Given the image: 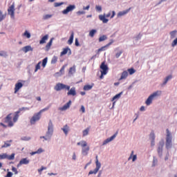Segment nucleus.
Wrapping results in <instances>:
<instances>
[{
	"label": "nucleus",
	"mask_w": 177,
	"mask_h": 177,
	"mask_svg": "<svg viewBox=\"0 0 177 177\" xmlns=\"http://www.w3.org/2000/svg\"><path fill=\"white\" fill-rule=\"evenodd\" d=\"M100 68L101 69V75L100 76V80L104 78V75H106L109 73V66L106 65L105 62H102Z\"/></svg>",
	"instance_id": "5"
},
{
	"label": "nucleus",
	"mask_w": 177,
	"mask_h": 177,
	"mask_svg": "<svg viewBox=\"0 0 177 177\" xmlns=\"http://www.w3.org/2000/svg\"><path fill=\"white\" fill-rule=\"evenodd\" d=\"M22 139H23V140H30V139H31V138H30V137H24Z\"/></svg>",
	"instance_id": "63"
},
{
	"label": "nucleus",
	"mask_w": 177,
	"mask_h": 177,
	"mask_svg": "<svg viewBox=\"0 0 177 177\" xmlns=\"http://www.w3.org/2000/svg\"><path fill=\"white\" fill-rule=\"evenodd\" d=\"M53 39H54V38H51L50 39L49 42L46 44V50H49V49H50V46H52V44L53 42Z\"/></svg>",
	"instance_id": "27"
},
{
	"label": "nucleus",
	"mask_w": 177,
	"mask_h": 177,
	"mask_svg": "<svg viewBox=\"0 0 177 177\" xmlns=\"http://www.w3.org/2000/svg\"><path fill=\"white\" fill-rule=\"evenodd\" d=\"M172 79V75H169V76H167L165 79V82H163V85H165L167 84V82H168V81H169V80Z\"/></svg>",
	"instance_id": "38"
},
{
	"label": "nucleus",
	"mask_w": 177,
	"mask_h": 177,
	"mask_svg": "<svg viewBox=\"0 0 177 177\" xmlns=\"http://www.w3.org/2000/svg\"><path fill=\"white\" fill-rule=\"evenodd\" d=\"M21 88H23V83H21V82H17V83L15 84L14 93H18L19 91H20V89H21Z\"/></svg>",
	"instance_id": "17"
},
{
	"label": "nucleus",
	"mask_w": 177,
	"mask_h": 177,
	"mask_svg": "<svg viewBox=\"0 0 177 177\" xmlns=\"http://www.w3.org/2000/svg\"><path fill=\"white\" fill-rule=\"evenodd\" d=\"M97 31L95 29L91 30L89 32V37H91V38H93V37H95V34H96Z\"/></svg>",
	"instance_id": "33"
},
{
	"label": "nucleus",
	"mask_w": 177,
	"mask_h": 177,
	"mask_svg": "<svg viewBox=\"0 0 177 177\" xmlns=\"http://www.w3.org/2000/svg\"><path fill=\"white\" fill-rule=\"evenodd\" d=\"M95 9L97 10V12H102V6H96Z\"/></svg>",
	"instance_id": "52"
},
{
	"label": "nucleus",
	"mask_w": 177,
	"mask_h": 177,
	"mask_svg": "<svg viewBox=\"0 0 177 177\" xmlns=\"http://www.w3.org/2000/svg\"><path fill=\"white\" fill-rule=\"evenodd\" d=\"M6 19V14L3 15L2 11L0 10V22Z\"/></svg>",
	"instance_id": "34"
},
{
	"label": "nucleus",
	"mask_w": 177,
	"mask_h": 177,
	"mask_svg": "<svg viewBox=\"0 0 177 177\" xmlns=\"http://www.w3.org/2000/svg\"><path fill=\"white\" fill-rule=\"evenodd\" d=\"M52 135H53V124L52 123V120H50L46 136H41L40 138L45 139V140H49V139L52 138Z\"/></svg>",
	"instance_id": "3"
},
{
	"label": "nucleus",
	"mask_w": 177,
	"mask_h": 177,
	"mask_svg": "<svg viewBox=\"0 0 177 177\" xmlns=\"http://www.w3.org/2000/svg\"><path fill=\"white\" fill-rule=\"evenodd\" d=\"M68 96H75L77 95V91H75V87H72L71 89L68 90Z\"/></svg>",
	"instance_id": "18"
},
{
	"label": "nucleus",
	"mask_w": 177,
	"mask_h": 177,
	"mask_svg": "<svg viewBox=\"0 0 177 177\" xmlns=\"http://www.w3.org/2000/svg\"><path fill=\"white\" fill-rule=\"evenodd\" d=\"M167 135H166V149H171L172 147V134L169 131V129L166 130Z\"/></svg>",
	"instance_id": "4"
},
{
	"label": "nucleus",
	"mask_w": 177,
	"mask_h": 177,
	"mask_svg": "<svg viewBox=\"0 0 177 177\" xmlns=\"http://www.w3.org/2000/svg\"><path fill=\"white\" fill-rule=\"evenodd\" d=\"M11 142H12V140L5 142L4 145L3 146H1V149L10 147Z\"/></svg>",
	"instance_id": "31"
},
{
	"label": "nucleus",
	"mask_w": 177,
	"mask_h": 177,
	"mask_svg": "<svg viewBox=\"0 0 177 177\" xmlns=\"http://www.w3.org/2000/svg\"><path fill=\"white\" fill-rule=\"evenodd\" d=\"M80 111L85 113V106H84V105L81 106Z\"/></svg>",
	"instance_id": "57"
},
{
	"label": "nucleus",
	"mask_w": 177,
	"mask_h": 177,
	"mask_svg": "<svg viewBox=\"0 0 177 177\" xmlns=\"http://www.w3.org/2000/svg\"><path fill=\"white\" fill-rule=\"evenodd\" d=\"M64 68H66V66L65 65H64L62 68H61V69H60V73H64Z\"/></svg>",
	"instance_id": "61"
},
{
	"label": "nucleus",
	"mask_w": 177,
	"mask_h": 177,
	"mask_svg": "<svg viewBox=\"0 0 177 177\" xmlns=\"http://www.w3.org/2000/svg\"><path fill=\"white\" fill-rule=\"evenodd\" d=\"M7 160H15V153H12L10 156H8Z\"/></svg>",
	"instance_id": "49"
},
{
	"label": "nucleus",
	"mask_w": 177,
	"mask_h": 177,
	"mask_svg": "<svg viewBox=\"0 0 177 177\" xmlns=\"http://www.w3.org/2000/svg\"><path fill=\"white\" fill-rule=\"evenodd\" d=\"M127 71L129 73L130 75H132V74H135V73H136V71L133 69V68H129Z\"/></svg>",
	"instance_id": "40"
},
{
	"label": "nucleus",
	"mask_w": 177,
	"mask_h": 177,
	"mask_svg": "<svg viewBox=\"0 0 177 177\" xmlns=\"http://www.w3.org/2000/svg\"><path fill=\"white\" fill-rule=\"evenodd\" d=\"M77 146H81L82 149V153L83 156H88V153H89V146H88V142L85 140H82L77 143Z\"/></svg>",
	"instance_id": "2"
},
{
	"label": "nucleus",
	"mask_w": 177,
	"mask_h": 177,
	"mask_svg": "<svg viewBox=\"0 0 177 177\" xmlns=\"http://www.w3.org/2000/svg\"><path fill=\"white\" fill-rule=\"evenodd\" d=\"M164 147V142H159V146L158 148V153L161 157L162 156V149Z\"/></svg>",
	"instance_id": "16"
},
{
	"label": "nucleus",
	"mask_w": 177,
	"mask_h": 177,
	"mask_svg": "<svg viewBox=\"0 0 177 177\" xmlns=\"http://www.w3.org/2000/svg\"><path fill=\"white\" fill-rule=\"evenodd\" d=\"M171 38L174 39L175 37H176V31L174 30L170 32Z\"/></svg>",
	"instance_id": "46"
},
{
	"label": "nucleus",
	"mask_w": 177,
	"mask_h": 177,
	"mask_svg": "<svg viewBox=\"0 0 177 177\" xmlns=\"http://www.w3.org/2000/svg\"><path fill=\"white\" fill-rule=\"evenodd\" d=\"M55 91L57 92H59V91H63V89H65V91H70V86L66 85L62 83H57L55 87H54Z\"/></svg>",
	"instance_id": "7"
},
{
	"label": "nucleus",
	"mask_w": 177,
	"mask_h": 177,
	"mask_svg": "<svg viewBox=\"0 0 177 177\" xmlns=\"http://www.w3.org/2000/svg\"><path fill=\"white\" fill-rule=\"evenodd\" d=\"M68 52H69V55H71V49H70V48L67 47L64 48V50L61 53V56H64V55H67Z\"/></svg>",
	"instance_id": "23"
},
{
	"label": "nucleus",
	"mask_w": 177,
	"mask_h": 177,
	"mask_svg": "<svg viewBox=\"0 0 177 177\" xmlns=\"http://www.w3.org/2000/svg\"><path fill=\"white\" fill-rule=\"evenodd\" d=\"M89 8H91L89 5L86 7H83V10H89Z\"/></svg>",
	"instance_id": "60"
},
{
	"label": "nucleus",
	"mask_w": 177,
	"mask_h": 177,
	"mask_svg": "<svg viewBox=\"0 0 177 177\" xmlns=\"http://www.w3.org/2000/svg\"><path fill=\"white\" fill-rule=\"evenodd\" d=\"M149 139H151V140H155L156 135L154 134V131L151 132V133L149 135Z\"/></svg>",
	"instance_id": "37"
},
{
	"label": "nucleus",
	"mask_w": 177,
	"mask_h": 177,
	"mask_svg": "<svg viewBox=\"0 0 177 177\" xmlns=\"http://www.w3.org/2000/svg\"><path fill=\"white\" fill-rule=\"evenodd\" d=\"M46 63H48V57H46L42 61V67L46 66Z\"/></svg>",
	"instance_id": "44"
},
{
	"label": "nucleus",
	"mask_w": 177,
	"mask_h": 177,
	"mask_svg": "<svg viewBox=\"0 0 177 177\" xmlns=\"http://www.w3.org/2000/svg\"><path fill=\"white\" fill-rule=\"evenodd\" d=\"M12 171L14 172L15 175H17L19 174V171H17V169L15 167H12Z\"/></svg>",
	"instance_id": "47"
},
{
	"label": "nucleus",
	"mask_w": 177,
	"mask_h": 177,
	"mask_svg": "<svg viewBox=\"0 0 177 177\" xmlns=\"http://www.w3.org/2000/svg\"><path fill=\"white\" fill-rule=\"evenodd\" d=\"M70 106H71V100H69L65 105H64L62 107H59L58 110L60 111H64L67 110V109H70Z\"/></svg>",
	"instance_id": "14"
},
{
	"label": "nucleus",
	"mask_w": 177,
	"mask_h": 177,
	"mask_svg": "<svg viewBox=\"0 0 177 177\" xmlns=\"http://www.w3.org/2000/svg\"><path fill=\"white\" fill-rule=\"evenodd\" d=\"M93 84L84 85L83 89L84 91H91L93 88Z\"/></svg>",
	"instance_id": "25"
},
{
	"label": "nucleus",
	"mask_w": 177,
	"mask_h": 177,
	"mask_svg": "<svg viewBox=\"0 0 177 177\" xmlns=\"http://www.w3.org/2000/svg\"><path fill=\"white\" fill-rule=\"evenodd\" d=\"M75 9V5H69L65 10L62 11L63 15H68L70 12H73Z\"/></svg>",
	"instance_id": "11"
},
{
	"label": "nucleus",
	"mask_w": 177,
	"mask_h": 177,
	"mask_svg": "<svg viewBox=\"0 0 177 177\" xmlns=\"http://www.w3.org/2000/svg\"><path fill=\"white\" fill-rule=\"evenodd\" d=\"M91 129V127L86 128L85 130L83 131V136H86L89 133V130Z\"/></svg>",
	"instance_id": "35"
},
{
	"label": "nucleus",
	"mask_w": 177,
	"mask_h": 177,
	"mask_svg": "<svg viewBox=\"0 0 177 177\" xmlns=\"http://www.w3.org/2000/svg\"><path fill=\"white\" fill-rule=\"evenodd\" d=\"M44 169H46V167H41L40 169H38V172H41Z\"/></svg>",
	"instance_id": "59"
},
{
	"label": "nucleus",
	"mask_w": 177,
	"mask_h": 177,
	"mask_svg": "<svg viewBox=\"0 0 177 177\" xmlns=\"http://www.w3.org/2000/svg\"><path fill=\"white\" fill-rule=\"evenodd\" d=\"M115 16V11H109L107 14L100 15H99V19L102 23L106 24V23H109V19L106 17H110L111 19H113Z\"/></svg>",
	"instance_id": "1"
},
{
	"label": "nucleus",
	"mask_w": 177,
	"mask_h": 177,
	"mask_svg": "<svg viewBox=\"0 0 177 177\" xmlns=\"http://www.w3.org/2000/svg\"><path fill=\"white\" fill-rule=\"evenodd\" d=\"M121 55H122V51H120L119 53H117L115 54L116 58L118 59V57H120L121 56Z\"/></svg>",
	"instance_id": "53"
},
{
	"label": "nucleus",
	"mask_w": 177,
	"mask_h": 177,
	"mask_svg": "<svg viewBox=\"0 0 177 177\" xmlns=\"http://www.w3.org/2000/svg\"><path fill=\"white\" fill-rule=\"evenodd\" d=\"M52 15H46L43 16V20H48V19H50L52 17Z\"/></svg>",
	"instance_id": "45"
},
{
	"label": "nucleus",
	"mask_w": 177,
	"mask_h": 177,
	"mask_svg": "<svg viewBox=\"0 0 177 177\" xmlns=\"http://www.w3.org/2000/svg\"><path fill=\"white\" fill-rule=\"evenodd\" d=\"M69 73L73 74V73H75V66L71 67L69 69Z\"/></svg>",
	"instance_id": "48"
},
{
	"label": "nucleus",
	"mask_w": 177,
	"mask_h": 177,
	"mask_svg": "<svg viewBox=\"0 0 177 177\" xmlns=\"http://www.w3.org/2000/svg\"><path fill=\"white\" fill-rule=\"evenodd\" d=\"M5 159L8 160V153L0 154V160H5Z\"/></svg>",
	"instance_id": "36"
},
{
	"label": "nucleus",
	"mask_w": 177,
	"mask_h": 177,
	"mask_svg": "<svg viewBox=\"0 0 177 177\" xmlns=\"http://www.w3.org/2000/svg\"><path fill=\"white\" fill-rule=\"evenodd\" d=\"M177 45V37L173 41V42L171 43V46H176Z\"/></svg>",
	"instance_id": "51"
},
{
	"label": "nucleus",
	"mask_w": 177,
	"mask_h": 177,
	"mask_svg": "<svg viewBox=\"0 0 177 177\" xmlns=\"http://www.w3.org/2000/svg\"><path fill=\"white\" fill-rule=\"evenodd\" d=\"M122 95V92L115 95L113 98H112V102H114V100H118L120 97H121V95Z\"/></svg>",
	"instance_id": "30"
},
{
	"label": "nucleus",
	"mask_w": 177,
	"mask_h": 177,
	"mask_svg": "<svg viewBox=\"0 0 177 177\" xmlns=\"http://www.w3.org/2000/svg\"><path fill=\"white\" fill-rule=\"evenodd\" d=\"M30 162L29 160H27V158H23L19 161V163L17 165V167H20V165H27Z\"/></svg>",
	"instance_id": "22"
},
{
	"label": "nucleus",
	"mask_w": 177,
	"mask_h": 177,
	"mask_svg": "<svg viewBox=\"0 0 177 177\" xmlns=\"http://www.w3.org/2000/svg\"><path fill=\"white\" fill-rule=\"evenodd\" d=\"M37 153H42V149H39L37 151L33 152V154H37Z\"/></svg>",
	"instance_id": "62"
},
{
	"label": "nucleus",
	"mask_w": 177,
	"mask_h": 177,
	"mask_svg": "<svg viewBox=\"0 0 177 177\" xmlns=\"http://www.w3.org/2000/svg\"><path fill=\"white\" fill-rule=\"evenodd\" d=\"M0 56H8V55L5 51H0Z\"/></svg>",
	"instance_id": "55"
},
{
	"label": "nucleus",
	"mask_w": 177,
	"mask_h": 177,
	"mask_svg": "<svg viewBox=\"0 0 177 177\" xmlns=\"http://www.w3.org/2000/svg\"><path fill=\"white\" fill-rule=\"evenodd\" d=\"M118 134V132H116L113 136H112L110 138L105 140L103 142V144H102L103 146H104L105 145H107V143H110V142H111L112 140H114V139H115V138L117 137Z\"/></svg>",
	"instance_id": "13"
},
{
	"label": "nucleus",
	"mask_w": 177,
	"mask_h": 177,
	"mask_svg": "<svg viewBox=\"0 0 177 177\" xmlns=\"http://www.w3.org/2000/svg\"><path fill=\"white\" fill-rule=\"evenodd\" d=\"M62 129L65 135H67L68 133V125L66 124Z\"/></svg>",
	"instance_id": "32"
},
{
	"label": "nucleus",
	"mask_w": 177,
	"mask_h": 177,
	"mask_svg": "<svg viewBox=\"0 0 177 177\" xmlns=\"http://www.w3.org/2000/svg\"><path fill=\"white\" fill-rule=\"evenodd\" d=\"M75 46H80V42H78V39H75Z\"/></svg>",
	"instance_id": "58"
},
{
	"label": "nucleus",
	"mask_w": 177,
	"mask_h": 177,
	"mask_svg": "<svg viewBox=\"0 0 177 177\" xmlns=\"http://www.w3.org/2000/svg\"><path fill=\"white\" fill-rule=\"evenodd\" d=\"M41 118V113L39 112L35 113L30 119V124H34L37 121H39Z\"/></svg>",
	"instance_id": "9"
},
{
	"label": "nucleus",
	"mask_w": 177,
	"mask_h": 177,
	"mask_svg": "<svg viewBox=\"0 0 177 177\" xmlns=\"http://www.w3.org/2000/svg\"><path fill=\"white\" fill-rule=\"evenodd\" d=\"M95 165H96V167L94 169V171L91 170L88 172V175H93V174L96 175V174H97V172H99V170L100 169V167H102V164L99 162L97 156H95Z\"/></svg>",
	"instance_id": "6"
},
{
	"label": "nucleus",
	"mask_w": 177,
	"mask_h": 177,
	"mask_svg": "<svg viewBox=\"0 0 177 177\" xmlns=\"http://www.w3.org/2000/svg\"><path fill=\"white\" fill-rule=\"evenodd\" d=\"M23 110H30V109L23 107V108H21L19 111H17V112H15V115L13 118V122H16L17 120H19V114H20V111Z\"/></svg>",
	"instance_id": "12"
},
{
	"label": "nucleus",
	"mask_w": 177,
	"mask_h": 177,
	"mask_svg": "<svg viewBox=\"0 0 177 177\" xmlns=\"http://www.w3.org/2000/svg\"><path fill=\"white\" fill-rule=\"evenodd\" d=\"M8 13L11 19H15V3H13L8 9Z\"/></svg>",
	"instance_id": "10"
},
{
	"label": "nucleus",
	"mask_w": 177,
	"mask_h": 177,
	"mask_svg": "<svg viewBox=\"0 0 177 177\" xmlns=\"http://www.w3.org/2000/svg\"><path fill=\"white\" fill-rule=\"evenodd\" d=\"M77 15H85V12L84 11H78Z\"/></svg>",
	"instance_id": "64"
},
{
	"label": "nucleus",
	"mask_w": 177,
	"mask_h": 177,
	"mask_svg": "<svg viewBox=\"0 0 177 177\" xmlns=\"http://www.w3.org/2000/svg\"><path fill=\"white\" fill-rule=\"evenodd\" d=\"M22 50H24L25 53H27V52H30V50L32 51V48L30 46H26L23 48Z\"/></svg>",
	"instance_id": "29"
},
{
	"label": "nucleus",
	"mask_w": 177,
	"mask_h": 177,
	"mask_svg": "<svg viewBox=\"0 0 177 177\" xmlns=\"http://www.w3.org/2000/svg\"><path fill=\"white\" fill-rule=\"evenodd\" d=\"M133 153H134L133 151H132L130 156L129 157V159H128L129 161L130 160H132L133 162L136 161L138 156L136 155H133Z\"/></svg>",
	"instance_id": "24"
},
{
	"label": "nucleus",
	"mask_w": 177,
	"mask_h": 177,
	"mask_svg": "<svg viewBox=\"0 0 177 177\" xmlns=\"http://www.w3.org/2000/svg\"><path fill=\"white\" fill-rule=\"evenodd\" d=\"M13 176V173L11 171H8L6 177H12Z\"/></svg>",
	"instance_id": "56"
},
{
	"label": "nucleus",
	"mask_w": 177,
	"mask_h": 177,
	"mask_svg": "<svg viewBox=\"0 0 177 177\" xmlns=\"http://www.w3.org/2000/svg\"><path fill=\"white\" fill-rule=\"evenodd\" d=\"M74 41V32H72L69 39L68 40V45H71Z\"/></svg>",
	"instance_id": "26"
},
{
	"label": "nucleus",
	"mask_w": 177,
	"mask_h": 177,
	"mask_svg": "<svg viewBox=\"0 0 177 177\" xmlns=\"http://www.w3.org/2000/svg\"><path fill=\"white\" fill-rule=\"evenodd\" d=\"M24 37H26V38H31V34H30L28 31L26 30L24 33Z\"/></svg>",
	"instance_id": "43"
},
{
	"label": "nucleus",
	"mask_w": 177,
	"mask_h": 177,
	"mask_svg": "<svg viewBox=\"0 0 177 177\" xmlns=\"http://www.w3.org/2000/svg\"><path fill=\"white\" fill-rule=\"evenodd\" d=\"M106 39H107V36L102 35V36L100 37L99 42H103V41H106Z\"/></svg>",
	"instance_id": "39"
},
{
	"label": "nucleus",
	"mask_w": 177,
	"mask_h": 177,
	"mask_svg": "<svg viewBox=\"0 0 177 177\" xmlns=\"http://www.w3.org/2000/svg\"><path fill=\"white\" fill-rule=\"evenodd\" d=\"M41 69V62H38V64L35 66V73H37L38 70Z\"/></svg>",
	"instance_id": "41"
},
{
	"label": "nucleus",
	"mask_w": 177,
	"mask_h": 177,
	"mask_svg": "<svg viewBox=\"0 0 177 177\" xmlns=\"http://www.w3.org/2000/svg\"><path fill=\"white\" fill-rule=\"evenodd\" d=\"M129 10H131V8L119 12L118 13V17H122V16H125V15H127V13H129Z\"/></svg>",
	"instance_id": "20"
},
{
	"label": "nucleus",
	"mask_w": 177,
	"mask_h": 177,
	"mask_svg": "<svg viewBox=\"0 0 177 177\" xmlns=\"http://www.w3.org/2000/svg\"><path fill=\"white\" fill-rule=\"evenodd\" d=\"M127 77H128V71H124L122 73L120 80H125L127 79Z\"/></svg>",
	"instance_id": "28"
},
{
	"label": "nucleus",
	"mask_w": 177,
	"mask_h": 177,
	"mask_svg": "<svg viewBox=\"0 0 177 177\" xmlns=\"http://www.w3.org/2000/svg\"><path fill=\"white\" fill-rule=\"evenodd\" d=\"M12 113L9 114L6 118V122H8V127L11 128V127H13V122H12Z\"/></svg>",
	"instance_id": "15"
},
{
	"label": "nucleus",
	"mask_w": 177,
	"mask_h": 177,
	"mask_svg": "<svg viewBox=\"0 0 177 177\" xmlns=\"http://www.w3.org/2000/svg\"><path fill=\"white\" fill-rule=\"evenodd\" d=\"M48 38H49V35H44L39 41L40 45H43V44H46V41H48Z\"/></svg>",
	"instance_id": "21"
},
{
	"label": "nucleus",
	"mask_w": 177,
	"mask_h": 177,
	"mask_svg": "<svg viewBox=\"0 0 177 177\" xmlns=\"http://www.w3.org/2000/svg\"><path fill=\"white\" fill-rule=\"evenodd\" d=\"M48 110H49V106L46 107V108H44V109H41V110H40L39 113L40 114H42V113H44V111H48Z\"/></svg>",
	"instance_id": "50"
},
{
	"label": "nucleus",
	"mask_w": 177,
	"mask_h": 177,
	"mask_svg": "<svg viewBox=\"0 0 177 177\" xmlns=\"http://www.w3.org/2000/svg\"><path fill=\"white\" fill-rule=\"evenodd\" d=\"M57 63V57L54 56L51 60V64H56Z\"/></svg>",
	"instance_id": "42"
},
{
	"label": "nucleus",
	"mask_w": 177,
	"mask_h": 177,
	"mask_svg": "<svg viewBox=\"0 0 177 177\" xmlns=\"http://www.w3.org/2000/svg\"><path fill=\"white\" fill-rule=\"evenodd\" d=\"M160 95H161V91H156L155 93L149 95V97L145 102L147 106H150V104H151L153 102V99H154V97H156V96H160Z\"/></svg>",
	"instance_id": "8"
},
{
	"label": "nucleus",
	"mask_w": 177,
	"mask_h": 177,
	"mask_svg": "<svg viewBox=\"0 0 177 177\" xmlns=\"http://www.w3.org/2000/svg\"><path fill=\"white\" fill-rule=\"evenodd\" d=\"M113 42H114V40L111 39L109 44H107L104 46H102L100 48H99L97 50V52L99 53V52H102L103 50H106V48H109V46H110V45H111L113 44Z\"/></svg>",
	"instance_id": "19"
},
{
	"label": "nucleus",
	"mask_w": 177,
	"mask_h": 177,
	"mask_svg": "<svg viewBox=\"0 0 177 177\" xmlns=\"http://www.w3.org/2000/svg\"><path fill=\"white\" fill-rule=\"evenodd\" d=\"M62 5H63V3H54V6H55V8H57V7H59V6H62Z\"/></svg>",
	"instance_id": "54"
}]
</instances>
